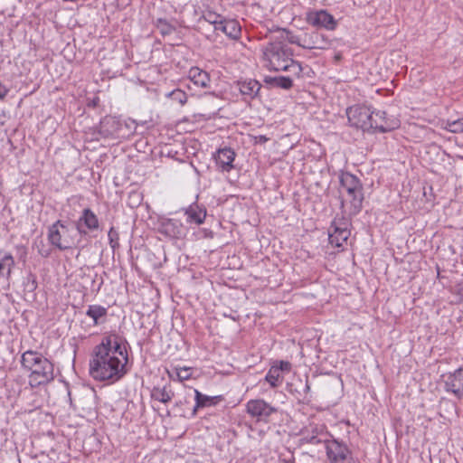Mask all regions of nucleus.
<instances>
[{
  "instance_id": "obj_1",
  "label": "nucleus",
  "mask_w": 463,
  "mask_h": 463,
  "mask_svg": "<svg viewBox=\"0 0 463 463\" xmlns=\"http://www.w3.org/2000/svg\"><path fill=\"white\" fill-rule=\"evenodd\" d=\"M127 351L115 335L105 337L96 346L90 363V373L96 380H118L125 373Z\"/></svg>"
},
{
  "instance_id": "obj_2",
  "label": "nucleus",
  "mask_w": 463,
  "mask_h": 463,
  "mask_svg": "<svg viewBox=\"0 0 463 463\" xmlns=\"http://www.w3.org/2000/svg\"><path fill=\"white\" fill-rule=\"evenodd\" d=\"M21 363L23 367L30 372L29 383L32 387L49 383L54 379L53 364L40 353L24 352Z\"/></svg>"
},
{
  "instance_id": "obj_3",
  "label": "nucleus",
  "mask_w": 463,
  "mask_h": 463,
  "mask_svg": "<svg viewBox=\"0 0 463 463\" xmlns=\"http://www.w3.org/2000/svg\"><path fill=\"white\" fill-rule=\"evenodd\" d=\"M339 193L342 196V205L350 214H356L362 209L364 194L359 179L352 174L343 173L340 175Z\"/></svg>"
},
{
  "instance_id": "obj_4",
  "label": "nucleus",
  "mask_w": 463,
  "mask_h": 463,
  "mask_svg": "<svg viewBox=\"0 0 463 463\" xmlns=\"http://www.w3.org/2000/svg\"><path fill=\"white\" fill-rule=\"evenodd\" d=\"M265 66L275 71H288L297 68L290 50L281 43H269L263 51Z\"/></svg>"
},
{
  "instance_id": "obj_5",
  "label": "nucleus",
  "mask_w": 463,
  "mask_h": 463,
  "mask_svg": "<svg viewBox=\"0 0 463 463\" xmlns=\"http://www.w3.org/2000/svg\"><path fill=\"white\" fill-rule=\"evenodd\" d=\"M79 232L80 228L76 229L73 225H66L59 221L50 227L48 238L52 245L60 250H68L76 245Z\"/></svg>"
},
{
  "instance_id": "obj_6",
  "label": "nucleus",
  "mask_w": 463,
  "mask_h": 463,
  "mask_svg": "<svg viewBox=\"0 0 463 463\" xmlns=\"http://www.w3.org/2000/svg\"><path fill=\"white\" fill-rule=\"evenodd\" d=\"M350 222L346 218H335L328 229V241L332 247L341 248L350 237Z\"/></svg>"
},
{
  "instance_id": "obj_7",
  "label": "nucleus",
  "mask_w": 463,
  "mask_h": 463,
  "mask_svg": "<svg viewBox=\"0 0 463 463\" xmlns=\"http://www.w3.org/2000/svg\"><path fill=\"white\" fill-rule=\"evenodd\" d=\"M373 111L364 106H353L347 109L346 115L349 123L364 131H369L372 129V118Z\"/></svg>"
},
{
  "instance_id": "obj_8",
  "label": "nucleus",
  "mask_w": 463,
  "mask_h": 463,
  "mask_svg": "<svg viewBox=\"0 0 463 463\" xmlns=\"http://www.w3.org/2000/svg\"><path fill=\"white\" fill-rule=\"evenodd\" d=\"M326 451L331 463H352V456L348 448L336 440H325Z\"/></svg>"
},
{
  "instance_id": "obj_9",
  "label": "nucleus",
  "mask_w": 463,
  "mask_h": 463,
  "mask_svg": "<svg viewBox=\"0 0 463 463\" xmlns=\"http://www.w3.org/2000/svg\"><path fill=\"white\" fill-rule=\"evenodd\" d=\"M372 129L379 132H388L400 126V120L395 117H388L385 111H373L371 121Z\"/></svg>"
},
{
  "instance_id": "obj_10",
  "label": "nucleus",
  "mask_w": 463,
  "mask_h": 463,
  "mask_svg": "<svg viewBox=\"0 0 463 463\" xmlns=\"http://www.w3.org/2000/svg\"><path fill=\"white\" fill-rule=\"evenodd\" d=\"M246 411L251 417L264 420L270 416L275 409L262 399H254L247 402Z\"/></svg>"
},
{
  "instance_id": "obj_11",
  "label": "nucleus",
  "mask_w": 463,
  "mask_h": 463,
  "mask_svg": "<svg viewBox=\"0 0 463 463\" xmlns=\"http://www.w3.org/2000/svg\"><path fill=\"white\" fill-rule=\"evenodd\" d=\"M445 386L448 392H451L456 397L463 399V366L447 376Z\"/></svg>"
},
{
  "instance_id": "obj_12",
  "label": "nucleus",
  "mask_w": 463,
  "mask_h": 463,
  "mask_svg": "<svg viewBox=\"0 0 463 463\" xmlns=\"http://www.w3.org/2000/svg\"><path fill=\"white\" fill-rule=\"evenodd\" d=\"M235 153L231 148L219 149L215 155V161L222 171L229 172L233 168L232 162Z\"/></svg>"
},
{
  "instance_id": "obj_13",
  "label": "nucleus",
  "mask_w": 463,
  "mask_h": 463,
  "mask_svg": "<svg viewBox=\"0 0 463 463\" xmlns=\"http://www.w3.org/2000/svg\"><path fill=\"white\" fill-rule=\"evenodd\" d=\"M14 265L15 261L13 255L8 251L0 250V279L9 280Z\"/></svg>"
},
{
  "instance_id": "obj_14",
  "label": "nucleus",
  "mask_w": 463,
  "mask_h": 463,
  "mask_svg": "<svg viewBox=\"0 0 463 463\" xmlns=\"http://www.w3.org/2000/svg\"><path fill=\"white\" fill-rule=\"evenodd\" d=\"M218 30L232 39H237L241 34V26L235 20H223L222 24L218 25Z\"/></svg>"
},
{
  "instance_id": "obj_15",
  "label": "nucleus",
  "mask_w": 463,
  "mask_h": 463,
  "mask_svg": "<svg viewBox=\"0 0 463 463\" xmlns=\"http://www.w3.org/2000/svg\"><path fill=\"white\" fill-rule=\"evenodd\" d=\"M187 222L195 224H202L206 217V211L198 205H191L185 210Z\"/></svg>"
},
{
  "instance_id": "obj_16",
  "label": "nucleus",
  "mask_w": 463,
  "mask_h": 463,
  "mask_svg": "<svg viewBox=\"0 0 463 463\" xmlns=\"http://www.w3.org/2000/svg\"><path fill=\"white\" fill-rule=\"evenodd\" d=\"M189 79L195 86L203 88L206 87L210 81L207 72L197 67L190 69Z\"/></svg>"
},
{
  "instance_id": "obj_17",
  "label": "nucleus",
  "mask_w": 463,
  "mask_h": 463,
  "mask_svg": "<svg viewBox=\"0 0 463 463\" xmlns=\"http://www.w3.org/2000/svg\"><path fill=\"white\" fill-rule=\"evenodd\" d=\"M240 92L247 97L252 99L257 95L260 89V84L254 80H250L248 81H241L238 83Z\"/></svg>"
},
{
  "instance_id": "obj_18",
  "label": "nucleus",
  "mask_w": 463,
  "mask_h": 463,
  "mask_svg": "<svg viewBox=\"0 0 463 463\" xmlns=\"http://www.w3.org/2000/svg\"><path fill=\"white\" fill-rule=\"evenodd\" d=\"M151 396L158 402L166 403L172 400L174 392L167 386H164L163 388L156 387L152 390Z\"/></svg>"
},
{
  "instance_id": "obj_19",
  "label": "nucleus",
  "mask_w": 463,
  "mask_h": 463,
  "mask_svg": "<svg viewBox=\"0 0 463 463\" xmlns=\"http://www.w3.org/2000/svg\"><path fill=\"white\" fill-rule=\"evenodd\" d=\"M338 22L335 17L325 10H320V27L326 30H335Z\"/></svg>"
},
{
  "instance_id": "obj_20",
  "label": "nucleus",
  "mask_w": 463,
  "mask_h": 463,
  "mask_svg": "<svg viewBox=\"0 0 463 463\" xmlns=\"http://www.w3.org/2000/svg\"><path fill=\"white\" fill-rule=\"evenodd\" d=\"M441 128L448 130L451 133H462L463 132V118L457 120H441L439 123Z\"/></svg>"
},
{
  "instance_id": "obj_21",
  "label": "nucleus",
  "mask_w": 463,
  "mask_h": 463,
  "mask_svg": "<svg viewBox=\"0 0 463 463\" xmlns=\"http://www.w3.org/2000/svg\"><path fill=\"white\" fill-rule=\"evenodd\" d=\"M79 222H83L90 230H94L99 227L98 218L90 209L83 211L82 216L80 218Z\"/></svg>"
},
{
  "instance_id": "obj_22",
  "label": "nucleus",
  "mask_w": 463,
  "mask_h": 463,
  "mask_svg": "<svg viewBox=\"0 0 463 463\" xmlns=\"http://www.w3.org/2000/svg\"><path fill=\"white\" fill-rule=\"evenodd\" d=\"M265 379L268 383H270L272 387H275L279 384L282 379V374L279 373V369H278L277 364H274L270 367Z\"/></svg>"
},
{
  "instance_id": "obj_23",
  "label": "nucleus",
  "mask_w": 463,
  "mask_h": 463,
  "mask_svg": "<svg viewBox=\"0 0 463 463\" xmlns=\"http://www.w3.org/2000/svg\"><path fill=\"white\" fill-rule=\"evenodd\" d=\"M203 18L211 24L214 25V29L218 30V25H221L224 19L222 16L211 10L203 13Z\"/></svg>"
},
{
  "instance_id": "obj_24",
  "label": "nucleus",
  "mask_w": 463,
  "mask_h": 463,
  "mask_svg": "<svg viewBox=\"0 0 463 463\" xmlns=\"http://www.w3.org/2000/svg\"><path fill=\"white\" fill-rule=\"evenodd\" d=\"M174 373L177 377L179 381H184L189 379L192 376V372L190 367H176L174 369L172 373L169 372L170 377H173Z\"/></svg>"
},
{
  "instance_id": "obj_25",
  "label": "nucleus",
  "mask_w": 463,
  "mask_h": 463,
  "mask_svg": "<svg viewBox=\"0 0 463 463\" xmlns=\"http://www.w3.org/2000/svg\"><path fill=\"white\" fill-rule=\"evenodd\" d=\"M106 314V309L100 306H90L87 311V315L94 319L95 322Z\"/></svg>"
},
{
  "instance_id": "obj_26",
  "label": "nucleus",
  "mask_w": 463,
  "mask_h": 463,
  "mask_svg": "<svg viewBox=\"0 0 463 463\" xmlns=\"http://www.w3.org/2000/svg\"><path fill=\"white\" fill-rule=\"evenodd\" d=\"M196 408L204 407L213 403V398L202 394L199 391L194 390Z\"/></svg>"
},
{
  "instance_id": "obj_27",
  "label": "nucleus",
  "mask_w": 463,
  "mask_h": 463,
  "mask_svg": "<svg viewBox=\"0 0 463 463\" xmlns=\"http://www.w3.org/2000/svg\"><path fill=\"white\" fill-rule=\"evenodd\" d=\"M156 27L163 35L170 34L175 31L174 26L163 19L157 21Z\"/></svg>"
},
{
  "instance_id": "obj_28",
  "label": "nucleus",
  "mask_w": 463,
  "mask_h": 463,
  "mask_svg": "<svg viewBox=\"0 0 463 463\" xmlns=\"http://www.w3.org/2000/svg\"><path fill=\"white\" fill-rule=\"evenodd\" d=\"M271 80L274 82L276 86L285 90H288L292 86V80L288 77H277L271 79Z\"/></svg>"
},
{
  "instance_id": "obj_29",
  "label": "nucleus",
  "mask_w": 463,
  "mask_h": 463,
  "mask_svg": "<svg viewBox=\"0 0 463 463\" xmlns=\"http://www.w3.org/2000/svg\"><path fill=\"white\" fill-rule=\"evenodd\" d=\"M162 232L171 237L176 236V234L178 233V231H176V227L171 221H167L163 223Z\"/></svg>"
},
{
  "instance_id": "obj_30",
  "label": "nucleus",
  "mask_w": 463,
  "mask_h": 463,
  "mask_svg": "<svg viewBox=\"0 0 463 463\" xmlns=\"http://www.w3.org/2000/svg\"><path fill=\"white\" fill-rule=\"evenodd\" d=\"M174 100L179 102L181 105H184L187 101L186 94L181 90H175L170 94Z\"/></svg>"
},
{
  "instance_id": "obj_31",
  "label": "nucleus",
  "mask_w": 463,
  "mask_h": 463,
  "mask_svg": "<svg viewBox=\"0 0 463 463\" xmlns=\"http://www.w3.org/2000/svg\"><path fill=\"white\" fill-rule=\"evenodd\" d=\"M341 58H342V54L340 52L326 51L325 53H323V59L325 60V61L333 60L334 61L336 62V61H340Z\"/></svg>"
},
{
  "instance_id": "obj_32",
  "label": "nucleus",
  "mask_w": 463,
  "mask_h": 463,
  "mask_svg": "<svg viewBox=\"0 0 463 463\" xmlns=\"http://www.w3.org/2000/svg\"><path fill=\"white\" fill-rule=\"evenodd\" d=\"M452 293L455 295L456 303H462L463 302V285L458 284L452 288Z\"/></svg>"
},
{
  "instance_id": "obj_33",
  "label": "nucleus",
  "mask_w": 463,
  "mask_h": 463,
  "mask_svg": "<svg viewBox=\"0 0 463 463\" xmlns=\"http://www.w3.org/2000/svg\"><path fill=\"white\" fill-rule=\"evenodd\" d=\"M299 44L301 46H303L304 48L313 49V48H315L316 41L315 40H311V38H309L307 34H305L301 38V43Z\"/></svg>"
},
{
  "instance_id": "obj_34",
  "label": "nucleus",
  "mask_w": 463,
  "mask_h": 463,
  "mask_svg": "<svg viewBox=\"0 0 463 463\" xmlns=\"http://www.w3.org/2000/svg\"><path fill=\"white\" fill-rule=\"evenodd\" d=\"M307 21L313 26L318 25V12H311L307 14Z\"/></svg>"
},
{
  "instance_id": "obj_35",
  "label": "nucleus",
  "mask_w": 463,
  "mask_h": 463,
  "mask_svg": "<svg viewBox=\"0 0 463 463\" xmlns=\"http://www.w3.org/2000/svg\"><path fill=\"white\" fill-rule=\"evenodd\" d=\"M278 369H279V373L282 374L283 372H289L291 369V364L288 362L280 361L278 365Z\"/></svg>"
},
{
  "instance_id": "obj_36",
  "label": "nucleus",
  "mask_w": 463,
  "mask_h": 463,
  "mask_svg": "<svg viewBox=\"0 0 463 463\" xmlns=\"http://www.w3.org/2000/svg\"><path fill=\"white\" fill-rule=\"evenodd\" d=\"M109 238L112 247H115V244H113V242L115 240H118V233L114 231L113 228H111L109 232Z\"/></svg>"
},
{
  "instance_id": "obj_37",
  "label": "nucleus",
  "mask_w": 463,
  "mask_h": 463,
  "mask_svg": "<svg viewBox=\"0 0 463 463\" xmlns=\"http://www.w3.org/2000/svg\"><path fill=\"white\" fill-rule=\"evenodd\" d=\"M8 92V90L0 83V99H4Z\"/></svg>"
}]
</instances>
